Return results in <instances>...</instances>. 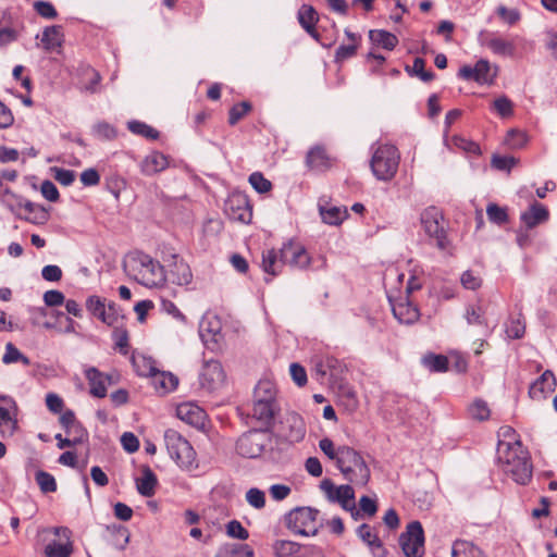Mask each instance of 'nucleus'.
<instances>
[{"label":"nucleus","instance_id":"obj_49","mask_svg":"<svg viewBox=\"0 0 557 557\" xmlns=\"http://www.w3.org/2000/svg\"><path fill=\"white\" fill-rule=\"evenodd\" d=\"M251 111V104L248 101H242L234 104L228 112V124L236 125L245 115Z\"/></svg>","mask_w":557,"mask_h":557},{"label":"nucleus","instance_id":"obj_37","mask_svg":"<svg viewBox=\"0 0 557 557\" xmlns=\"http://www.w3.org/2000/svg\"><path fill=\"white\" fill-rule=\"evenodd\" d=\"M321 219L330 225H338L347 218V210L338 207H319Z\"/></svg>","mask_w":557,"mask_h":557},{"label":"nucleus","instance_id":"obj_12","mask_svg":"<svg viewBox=\"0 0 557 557\" xmlns=\"http://www.w3.org/2000/svg\"><path fill=\"white\" fill-rule=\"evenodd\" d=\"M399 544L407 557H421L424 552V532L419 521H412L399 537Z\"/></svg>","mask_w":557,"mask_h":557},{"label":"nucleus","instance_id":"obj_44","mask_svg":"<svg viewBox=\"0 0 557 557\" xmlns=\"http://www.w3.org/2000/svg\"><path fill=\"white\" fill-rule=\"evenodd\" d=\"M2 362L4 364L22 362L26 367L30 364L29 358L23 355L12 343H8L5 345V352L2 356Z\"/></svg>","mask_w":557,"mask_h":557},{"label":"nucleus","instance_id":"obj_20","mask_svg":"<svg viewBox=\"0 0 557 557\" xmlns=\"http://www.w3.org/2000/svg\"><path fill=\"white\" fill-rule=\"evenodd\" d=\"M85 376L89 383V393L97 398L107 396V386L113 383L112 376L100 372L97 368L90 367L85 370Z\"/></svg>","mask_w":557,"mask_h":557},{"label":"nucleus","instance_id":"obj_21","mask_svg":"<svg viewBox=\"0 0 557 557\" xmlns=\"http://www.w3.org/2000/svg\"><path fill=\"white\" fill-rule=\"evenodd\" d=\"M556 387V377L550 370H546L543 374L531 384L529 395L533 399L546 398Z\"/></svg>","mask_w":557,"mask_h":557},{"label":"nucleus","instance_id":"obj_34","mask_svg":"<svg viewBox=\"0 0 557 557\" xmlns=\"http://www.w3.org/2000/svg\"><path fill=\"white\" fill-rule=\"evenodd\" d=\"M107 530L111 534V544L117 549H125L126 545L129 542V531L126 527L121 524H112L107 528Z\"/></svg>","mask_w":557,"mask_h":557},{"label":"nucleus","instance_id":"obj_10","mask_svg":"<svg viewBox=\"0 0 557 557\" xmlns=\"http://www.w3.org/2000/svg\"><path fill=\"white\" fill-rule=\"evenodd\" d=\"M498 70V66L492 65L488 60L480 59L474 66H461L458 76L465 81H474L481 85H491L497 77Z\"/></svg>","mask_w":557,"mask_h":557},{"label":"nucleus","instance_id":"obj_56","mask_svg":"<svg viewBox=\"0 0 557 557\" xmlns=\"http://www.w3.org/2000/svg\"><path fill=\"white\" fill-rule=\"evenodd\" d=\"M319 447L323 451V454L329 459L334 460L335 465L337 466L338 459L341 458L342 446L336 448L333 441L325 437L319 442Z\"/></svg>","mask_w":557,"mask_h":557},{"label":"nucleus","instance_id":"obj_40","mask_svg":"<svg viewBox=\"0 0 557 557\" xmlns=\"http://www.w3.org/2000/svg\"><path fill=\"white\" fill-rule=\"evenodd\" d=\"M242 549H246V557H253V549L247 544L226 543L219 547L215 557H238Z\"/></svg>","mask_w":557,"mask_h":557},{"label":"nucleus","instance_id":"obj_38","mask_svg":"<svg viewBox=\"0 0 557 557\" xmlns=\"http://www.w3.org/2000/svg\"><path fill=\"white\" fill-rule=\"evenodd\" d=\"M300 548L299 543L287 540H277L273 544V553L276 557H295Z\"/></svg>","mask_w":557,"mask_h":557},{"label":"nucleus","instance_id":"obj_35","mask_svg":"<svg viewBox=\"0 0 557 557\" xmlns=\"http://www.w3.org/2000/svg\"><path fill=\"white\" fill-rule=\"evenodd\" d=\"M253 400L277 403L274 383L269 380L259 381L255 388Z\"/></svg>","mask_w":557,"mask_h":557},{"label":"nucleus","instance_id":"obj_22","mask_svg":"<svg viewBox=\"0 0 557 557\" xmlns=\"http://www.w3.org/2000/svg\"><path fill=\"white\" fill-rule=\"evenodd\" d=\"M169 166V159L160 151H151L139 163L140 172L146 176L156 175Z\"/></svg>","mask_w":557,"mask_h":557},{"label":"nucleus","instance_id":"obj_23","mask_svg":"<svg viewBox=\"0 0 557 557\" xmlns=\"http://www.w3.org/2000/svg\"><path fill=\"white\" fill-rule=\"evenodd\" d=\"M176 414L178 419L195 428L205 425L206 412L197 405L190 403L181 404L177 406Z\"/></svg>","mask_w":557,"mask_h":557},{"label":"nucleus","instance_id":"obj_63","mask_svg":"<svg viewBox=\"0 0 557 557\" xmlns=\"http://www.w3.org/2000/svg\"><path fill=\"white\" fill-rule=\"evenodd\" d=\"M461 284L465 288L475 290L481 287L482 278L480 275L475 274L473 271L468 270L461 275Z\"/></svg>","mask_w":557,"mask_h":557},{"label":"nucleus","instance_id":"obj_62","mask_svg":"<svg viewBox=\"0 0 557 557\" xmlns=\"http://www.w3.org/2000/svg\"><path fill=\"white\" fill-rule=\"evenodd\" d=\"M35 11L44 18L53 20L58 16L57 10L52 3L38 0L34 3Z\"/></svg>","mask_w":557,"mask_h":557},{"label":"nucleus","instance_id":"obj_8","mask_svg":"<svg viewBox=\"0 0 557 557\" xmlns=\"http://www.w3.org/2000/svg\"><path fill=\"white\" fill-rule=\"evenodd\" d=\"M478 42L481 47L488 49L494 55L510 59L517 55L515 37H505L496 32L482 29L478 34Z\"/></svg>","mask_w":557,"mask_h":557},{"label":"nucleus","instance_id":"obj_16","mask_svg":"<svg viewBox=\"0 0 557 557\" xmlns=\"http://www.w3.org/2000/svg\"><path fill=\"white\" fill-rule=\"evenodd\" d=\"M281 257L284 264L298 269H307L310 264V256L306 248L295 242H287L281 248Z\"/></svg>","mask_w":557,"mask_h":557},{"label":"nucleus","instance_id":"obj_50","mask_svg":"<svg viewBox=\"0 0 557 557\" xmlns=\"http://www.w3.org/2000/svg\"><path fill=\"white\" fill-rule=\"evenodd\" d=\"M86 308L91 314H94L101 321H108L110 318V317H107V319H106V314H104L106 304L98 296L88 297L86 300Z\"/></svg>","mask_w":557,"mask_h":557},{"label":"nucleus","instance_id":"obj_33","mask_svg":"<svg viewBox=\"0 0 557 557\" xmlns=\"http://www.w3.org/2000/svg\"><path fill=\"white\" fill-rule=\"evenodd\" d=\"M369 38L373 45L386 50H393L398 44V38L394 34L383 29L370 30Z\"/></svg>","mask_w":557,"mask_h":557},{"label":"nucleus","instance_id":"obj_24","mask_svg":"<svg viewBox=\"0 0 557 557\" xmlns=\"http://www.w3.org/2000/svg\"><path fill=\"white\" fill-rule=\"evenodd\" d=\"M17 404L9 406H0V434L5 436H12L17 429Z\"/></svg>","mask_w":557,"mask_h":557},{"label":"nucleus","instance_id":"obj_17","mask_svg":"<svg viewBox=\"0 0 557 557\" xmlns=\"http://www.w3.org/2000/svg\"><path fill=\"white\" fill-rule=\"evenodd\" d=\"M225 211L232 220L243 223L250 222L252 218L249 201L247 197L242 194H234L228 197L225 202Z\"/></svg>","mask_w":557,"mask_h":557},{"label":"nucleus","instance_id":"obj_43","mask_svg":"<svg viewBox=\"0 0 557 557\" xmlns=\"http://www.w3.org/2000/svg\"><path fill=\"white\" fill-rule=\"evenodd\" d=\"M357 534L372 552H375L376 548L383 549L381 540L372 532V528L369 524H361L357 530Z\"/></svg>","mask_w":557,"mask_h":557},{"label":"nucleus","instance_id":"obj_41","mask_svg":"<svg viewBox=\"0 0 557 557\" xmlns=\"http://www.w3.org/2000/svg\"><path fill=\"white\" fill-rule=\"evenodd\" d=\"M422 363L432 372H445L448 369V359L444 355H425Z\"/></svg>","mask_w":557,"mask_h":557},{"label":"nucleus","instance_id":"obj_57","mask_svg":"<svg viewBox=\"0 0 557 557\" xmlns=\"http://www.w3.org/2000/svg\"><path fill=\"white\" fill-rule=\"evenodd\" d=\"M527 135L525 133L518 129H510L505 138V144L510 149H520L527 144Z\"/></svg>","mask_w":557,"mask_h":557},{"label":"nucleus","instance_id":"obj_5","mask_svg":"<svg viewBox=\"0 0 557 557\" xmlns=\"http://www.w3.org/2000/svg\"><path fill=\"white\" fill-rule=\"evenodd\" d=\"M399 164L398 150L393 145L379 146L371 159V169L377 180L388 181L394 177Z\"/></svg>","mask_w":557,"mask_h":557},{"label":"nucleus","instance_id":"obj_31","mask_svg":"<svg viewBox=\"0 0 557 557\" xmlns=\"http://www.w3.org/2000/svg\"><path fill=\"white\" fill-rule=\"evenodd\" d=\"M63 37L62 26H48L42 32L41 44L45 50L53 51L62 46Z\"/></svg>","mask_w":557,"mask_h":557},{"label":"nucleus","instance_id":"obj_30","mask_svg":"<svg viewBox=\"0 0 557 557\" xmlns=\"http://www.w3.org/2000/svg\"><path fill=\"white\" fill-rule=\"evenodd\" d=\"M284 265L281 257V249H268L262 252V269L267 274L277 275Z\"/></svg>","mask_w":557,"mask_h":557},{"label":"nucleus","instance_id":"obj_36","mask_svg":"<svg viewBox=\"0 0 557 557\" xmlns=\"http://www.w3.org/2000/svg\"><path fill=\"white\" fill-rule=\"evenodd\" d=\"M451 557H483V554L473 543L457 540L453 544Z\"/></svg>","mask_w":557,"mask_h":557},{"label":"nucleus","instance_id":"obj_54","mask_svg":"<svg viewBox=\"0 0 557 557\" xmlns=\"http://www.w3.org/2000/svg\"><path fill=\"white\" fill-rule=\"evenodd\" d=\"M36 482L39 485L41 492L52 493L57 491V482L53 475L46 471H38L36 473Z\"/></svg>","mask_w":557,"mask_h":557},{"label":"nucleus","instance_id":"obj_19","mask_svg":"<svg viewBox=\"0 0 557 557\" xmlns=\"http://www.w3.org/2000/svg\"><path fill=\"white\" fill-rule=\"evenodd\" d=\"M277 411V403L253 400L249 416L261 426L268 430L272 424Z\"/></svg>","mask_w":557,"mask_h":557},{"label":"nucleus","instance_id":"obj_27","mask_svg":"<svg viewBox=\"0 0 557 557\" xmlns=\"http://www.w3.org/2000/svg\"><path fill=\"white\" fill-rule=\"evenodd\" d=\"M319 21L318 12L312 5L302 4L298 10V22L301 27L313 38L318 39L319 34L315 30V25Z\"/></svg>","mask_w":557,"mask_h":557},{"label":"nucleus","instance_id":"obj_13","mask_svg":"<svg viewBox=\"0 0 557 557\" xmlns=\"http://www.w3.org/2000/svg\"><path fill=\"white\" fill-rule=\"evenodd\" d=\"M280 436L289 443H298L306 435V424L300 414L287 412L280 423Z\"/></svg>","mask_w":557,"mask_h":557},{"label":"nucleus","instance_id":"obj_55","mask_svg":"<svg viewBox=\"0 0 557 557\" xmlns=\"http://www.w3.org/2000/svg\"><path fill=\"white\" fill-rule=\"evenodd\" d=\"M465 318L467 323L470 325H485L486 321L484 318V312L479 306H468L466 309Z\"/></svg>","mask_w":557,"mask_h":557},{"label":"nucleus","instance_id":"obj_58","mask_svg":"<svg viewBox=\"0 0 557 557\" xmlns=\"http://www.w3.org/2000/svg\"><path fill=\"white\" fill-rule=\"evenodd\" d=\"M448 146L456 147L470 153L480 152V147L475 143L457 135L451 137V139L448 141Z\"/></svg>","mask_w":557,"mask_h":557},{"label":"nucleus","instance_id":"obj_61","mask_svg":"<svg viewBox=\"0 0 557 557\" xmlns=\"http://www.w3.org/2000/svg\"><path fill=\"white\" fill-rule=\"evenodd\" d=\"M246 500L253 508L261 509L265 505V495L261 490L252 487L247 491Z\"/></svg>","mask_w":557,"mask_h":557},{"label":"nucleus","instance_id":"obj_7","mask_svg":"<svg viewBox=\"0 0 557 557\" xmlns=\"http://www.w3.org/2000/svg\"><path fill=\"white\" fill-rule=\"evenodd\" d=\"M421 224L425 234L435 239L438 249L445 250L449 247L446 235L445 221L442 211L436 207H429L421 213Z\"/></svg>","mask_w":557,"mask_h":557},{"label":"nucleus","instance_id":"obj_64","mask_svg":"<svg viewBox=\"0 0 557 557\" xmlns=\"http://www.w3.org/2000/svg\"><path fill=\"white\" fill-rule=\"evenodd\" d=\"M54 178L63 186H70L75 181V173L72 170L54 168Z\"/></svg>","mask_w":557,"mask_h":557},{"label":"nucleus","instance_id":"obj_48","mask_svg":"<svg viewBox=\"0 0 557 557\" xmlns=\"http://www.w3.org/2000/svg\"><path fill=\"white\" fill-rule=\"evenodd\" d=\"M92 135L100 140H113L117 132L113 125L102 121L92 126Z\"/></svg>","mask_w":557,"mask_h":557},{"label":"nucleus","instance_id":"obj_59","mask_svg":"<svg viewBox=\"0 0 557 557\" xmlns=\"http://www.w3.org/2000/svg\"><path fill=\"white\" fill-rule=\"evenodd\" d=\"M469 413L473 419L483 421L490 417L491 411L485 401L478 399L469 407Z\"/></svg>","mask_w":557,"mask_h":557},{"label":"nucleus","instance_id":"obj_11","mask_svg":"<svg viewBox=\"0 0 557 557\" xmlns=\"http://www.w3.org/2000/svg\"><path fill=\"white\" fill-rule=\"evenodd\" d=\"M269 442L265 431L252 430L243 434L236 443V451L246 458L259 457Z\"/></svg>","mask_w":557,"mask_h":557},{"label":"nucleus","instance_id":"obj_18","mask_svg":"<svg viewBox=\"0 0 557 557\" xmlns=\"http://www.w3.org/2000/svg\"><path fill=\"white\" fill-rule=\"evenodd\" d=\"M168 270L164 271L165 280L171 283L186 286L193 281V273L189 265L176 255L172 256V261L168 265Z\"/></svg>","mask_w":557,"mask_h":557},{"label":"nucleus","instance_id":"obj_14","mask_svg":"<svg viewBox=\"0 0 557 557\" xmlns=\"http://www.w3.org/2000/svg\"><path fill=\"white\" fill-rule=\"evenodd\" d=\"M393 314L403 324H412L420 318V311L411 302L408 295L399 296L397 299L388 297Z\"/></svg>","mask_w":557,"mask_h":557},{"label":"nucleus","instance_id":"obj_60","mask_svg":"<svg viewBox=\"0 0 557 557\" xmlns=\"http://www.w3.org/2000/svg\"><path fill=\"white\" fill-rule=\"evenodd\" d=\"M226 534L230 537L245 541L249 537V532L237 520H232L226 524Z\"/></svg>","mask_w":557,"mask_h":557},{"label":"nucleus","instance_id":"obj_53","mask_svg":"<svg viewBox=\"0 0 557 557\" xmlns=\"http://www.w3.org/2000/svg\"><path fill=\"white\" fill-rule=\"evenodd\" d=\"M525 332V323L519 314L517 318L510 319L508 324L506 325V333L508 337L518 339L524 335Z\"/></svg>","mask_w":557,"mask_h":557},{"label":"nucleus","instance_id":"obj_4","mask_svg":"<svg viewBox=\"0 0 557 557\" xmlns=\"http://www.w3.org/2000/svg\"><path fill=\"white\" fill-rule=\"evenodd\" d=\"M164 442L170 457L182 469L191 470L197 467L195 449L176 430H166L164 432Z\"/></svg>","mask_w":557,"mask_h":557},{"label":"nucleus","instance_id":"obj_3","mask_svg":"<svg viewBox=\"0 0 557 557\" xmlns=\"http://www.w3.org/2000/svg\"><path fill=\"white\" fill-rule=\"evenodd\" d=\"M336 467L344 479L355 486H366L370 481V467L363 456L352 447L342 446L341 458Z\"/></svg>","mask_w":557,"mask_h":557},{"label":"nucleus","instance_id":"obj_1","mask_svg":"<svg viewBox=\"0 0 557 557\" xmlns=\"http://www.w3.org/2000/svg\"><path fill=\"white\" fill-rule=\"evenodd\" d=\"M497 463L507 475L518 484L524 485L532 478V465L529 453L522 445L509 448H497Z\"/></svg>","mask_w":557,"mask_h":557},{"label":"nucleus","instance_id":"obj_28","mask_svg":"<svg viewBox=\"0 0 557 557\" xmlns=\"http://www.w3.org/2000/svg\"><path fill=\"white\" fill-rule=\"evenodd\" d=\"M54 533L57 535H64L67 539L66 543H60L53 541L45 547V554L47 557H70L72 554V544L69 541L70 531L66 528H55Z\"/></svg>","mask_w":557,"mask_h":557},{"label":"nucleus","instance_id":"obj_39","mask_svg":"<svg viewBox=\"0 0 557 557\" xmlns=\"http://www.w3.org/2000/svg\"><path fill=\"white\" fill-rule=\"evenodd\" d=\"M497 437V448H509L511 446L522 445L515 429L509 425L499 428Z\"/></svg>","mask_w":557,"mask_h":557},{"label":"nucleus","instance_id":"obj_47","mask_svg":"<svg viewBox=\"0 0 557 557\" xmlns=\"http://www.w3.org/2000/svg\"><path fill=\"white\" fill-rule=\"evenodd\" d=\"M424 67L425 61L422 58H416L412 66H406V71L412 76H418L422 82L429 83L434 78V74L431 71H426Z\"/></svg>","mask_w":557,"mask_h":557},{"label":"nucleus","instance_id":"obj_52","mask_svg":"<svg viewBox=\"0 0 557 557\" xmlns=\"http://www.w3.org/2000/svg\"><path fill=\"white\" fill-rule=\"evenodd\" d=\"M486 214L492 223L502 225L508 221V214L505 208L496 203H488L486 207Z\"/></svg>","mask_w":557,"mask_h":557},{"label":"nucleus","instance_id":"obj_15","mask_svg":"<svg viewBox=\"0 0 557 557\" xmlns=\"http://www.w3.org/2000/svg\"><path fill=\"white\" fill-rule=\"evenodd\" d=\"M225 374L219 361L208 360L203 363L199 374V383L203 389L208 392L218 389L223 384Z\"/></svg>","mask_w":557,"mask_h":557},{"label":"nucleus","instance_id":"obj_26","mask_svg":"<svg viewBox=\"0 0 557 557\" xmlns=\"http://www.w3.org/2000/svg\"><path fill=\"white\" fill-rule=\"evenodd\" d=\"M143 376H151L156 385H159L164 392H171L178 385V379L170 372H161L153 364L149 363L148 371L140 372Z\"/></svg>","mask_w":557,"mask_h":557},{"label":"nucleus","instance_id":"obj_9","mask_svg":"<svg viewBox=\"0 0 557 557\" xmlns=\"http://www.w3.org/2000/svg\"><path fill=\"white\" fill-rule=\"evenodd\" d=\"M320 488L330 502L338 503L343 509L350 511L355 520L358 519L359 511L356 509L355 491L351 485L343 484L335 486L330 479H324L320 483Z\"/></svg>","mask_w":557,"mask_h":557},{"label":"nucleus","instance_id":"obj_42","mask_svg":"<svg viewBox=\"0 0 557 557\" xmlns=\"http://www.w3.org/2000/svg\"><path fill=\"white\" fill-rule=\"evenodd\" d=\"M60 423L65 429L67 435H72V429H78L79 436L88 437L87 431L76 421L75 413L72 410H65L60 417Z\"/></svg>","mask_w":557,"mask_h":557},{"label":"nucleus","instance_id":"obj_25","mask_svg":"<svg viewBox=\"0 0 557 557\" xmlns=\"http://www.w3.org/2000/svg\"><path fill=\"white\" fill-rule=\"evenodd\" d=\"M549 218V212L545 206L534 201L527 211L521 213V221L528 230H531L539 224L546 222Z\"/></svg>","mask_w":557,"mask_h":557},{"label":"nucleus","instance_id":"obj_6","mask_svg":"<svg viewBox=\"0 0 557 557\" xmlns=\"http://www.w3.org/2000/svg\"><path fill=\"white\" fill-rule=\"evenodd\" d=\"M319 510L311 507H298L286 516V527L295 534L314 536L319 532L317 518Z\"/></svg>","mask_w":557,"mask_h":557},{"label":"nucleus","instance_id":"obj_29","mask_svg":"<svg viewBox=\"0 0 557 557\" xmlns=\"http://www.w3.org/2000/svg\"><path fill=\"white\" fill-rule=\"evenodd\" d=\"M306 163L312 170L323 171L331 166V159L323 147L315 146L308 151Z\"/></svg>","mask_w":557,"mask_h":557},{"label":"nucleus","instance_id":"obj_46","mask_svg":"<svg viewBox=\"0 0 557 557\" xmlns=\"http://www.w3.org/2000/svg\"><path fill=\"white\" fill-rule=\"evenodd\" d=\"M127 127L133 134L140 135L148 139H157L159 137V132L144 122L129 121Z\"/></svg>","mask_w":557,"mask_h":557},{"label":"nucleus","instance_id":"obj_45","mask_svg":"<svg viewBox=\"0 0 557 557\" xmlns=\"http://www.w3.org/2000/svg\"><path fill=\"white\" fill-rule=\"evenodd\" d=\"M1 201L7 206V208L13 212L15 215L22 218L21 210L23 205V198L16 196L10 188H5L1 196Z\"/></svg>","mask_w":557,"mask_h":557},{"label":"nucleus","instance_id":"obj_32","mask_svg":"<svg viewBox=\"0 0 557 557\" xmlns=\"http://www.w3.org/2000/svg\"><path fill=\"white\" fill-rule=\"evenodd\" d=\"M157 482V476L153 471L149 467H146L143 470L141 478L136 480L138 493L141 496L151 497L154 494Z\"/></svg>","mask_w":557,"mask_h":557},{"label":"nucleus","instance_id":"obj_51","mask_svg":"<svg viewBox=\"0 0 557 557\" xmlns=\"http://www.w3.org/2000/svg\"><path fill=\"white\" fill-rule=\"evenodd\" d=\"M248 181L252 188L259 194H265L272 189V183L265 178L261 172L251 173Z\"/></svg>","mask_w":557,"mask_h":557},{"label":"nucleus","instance_id":"obj_2","mask_svg":"<svg viewBox=\"0 0 557 557\" xmlns=\"http://www.w3.org/2000/svg\"><path fill=\"white\" fill-rule=\"evenodd\" d=\"M123 269L128 276L146 287H154L165 281L163 267L145 253H134L123 261Z\"/></svg>","mask_w":557,"mask_h":557}]
</instances>
